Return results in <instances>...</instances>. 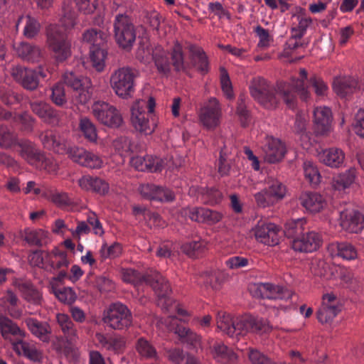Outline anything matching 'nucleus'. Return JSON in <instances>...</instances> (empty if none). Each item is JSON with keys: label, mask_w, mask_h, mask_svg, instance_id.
Masks as SVG:
<instances>
[{"label": "nucleus", "mask_w": 364, "mask_h": 364, "mask_svg": "<svg viewBox=\"0 0 364 364\" xmlns=\"http://www.w3.org/2000/svg\"><path fill=\"white\" fill-rule=\"evenodd\" d=\"M307 72L305 69H301L297 77H292L290 83H279L277 90H273L267 81L262 77L255 78L250 87L252 96L261 105L267 109L276 107L277 98L275 93L281 97L287 107L294 108L296 98L294 92H296L303 100H306L309 97V92L306 87Z\"/></svg>", "instance_id": "1"}, {"label": "nucleus", "mask_w": 364, "mask_h": 364, "mask_svg": "<svg viewBox=\"0 0 364 364\" xmlns=\"http://www.w3.org/2000/svg\"><path fill=\"white\" fill-rule=\"evenodd\" d=\"M72 1H67L63 6V15L60 24H50L46 28V44L58 62H63L71 56V43L68 39L67 31L76 23V12Z\"/></svg>", "instance_id": "2"}, {"label": "nucleus", "mask_w": 364, "mask_h": 364, "mask_svg": "<svg viewBox=\"0 0 364 364\" xmlns=\"http://www.w3.org/2000/svg\"><path fill=\"white\" fill-rule=\"evenodd\" d=\"M122 277L124 282L134 286L143 282L149 283L157 294L159 297L158 305L161 308L167 309L166 303L171 302L168 296L171 292L170 285L160 273L154 272L151 274L144 277L135 269H123L122 270Z\"/></svg>", "instance_id": "3"}, {"label": "nucleus", "mask_w": 364, "mask_h": 364, "mask_svg": "<svg viewBox=\"0 0 364 364\" xmlns=\"http://www.w3.org/2000/svg\"><path fill=\"white\" fill-rule=\"evenodd\" d=\"M156 106L155 100L149 97L148 100L140 99L136 100L131 109V124L133 128L138 132L149 135L151 134L157 127V121L154 116L149 117L145 109H148V113L151 114Z\"/></svg>", "instance_id": "4"}, {"label": "nucleus", "mask_w": 364, "mask_h": 364, "mask_svg": "<svg viewBox=\"0 0 364 364\" xmlns=\"http://www.w3.org/2000/svg\"><path fill=\"white\" fill-rule=\"evenodd\" d=\"M136 74L129 67L114 70L109 77V85L114 94L119 98L128 100L135 92Z\"/></svg>", "instance_id": "5"}, {"label": "nucleus", "mask_w": 364, "mask_h": 364, "mask_svg": "<svg viewBox=\"0 0 364 364\" xmlns=\"http://www.w3.org/2000/svg\"><path fill=\"white\" fill-rule=\"evenodd\" d=\"M170 299L171 300V302H168L166 305L167 309H162L166 311H172L173 309V310L177 311V314L180 317L179 320L183 322H186L188 317L190 316V314L186 309H183L178 306H174L172 307L173 300L171 298ZM178 318L175 316L168 317L165 320V325L168 331H173L176 334H177L183 341V342H186L191 345H196L200 341V336L186 326L178 325Z\"/></svg>", "instance_id": "6"}, {"label": "nucleus", "mask_w": 364, "mask_h": 364, "mask_svg": "<svg viewBox=\"0 0 364 364\" xmlns=\"http://www.w3.org/2000/svg\"><path fill=\"white\" fill-rule=\"evenodd\" d=\"M102 321L114 330H124L132 326V315L127 306L115 302L104 311Z\"/></svg>", "instance_id": "7"}, {"label": "nucleus", "mask_w": 364, "mask_h": 364, "mask_svg": "<svg viewBox=\"0 0 364 364\" xmlns=\"http://www.w3.org/2000/svg\"><path fill=\"white\" fill-rule=\"evenodd\" d=\"M114 37L117 44L124 48L132 47L136 40L135 27L129 18L124 14H118L114 21Z\"/></svg>", "instance_id": "8"}, {"label": "nucleus", "mask_w": 364, "mask_h": 364, "mask_svg": "<svg viewBox=\"0 0 364 364\" xmlns=\"http://www.w3.org/2000/svg\"><path fill=\"white\" fill-rule=\"evenodd\" d=\"M95 118L109 127H119L123 123L120 112L113 105L104 101H95L91 107Z\"/></svg>", "instance_id": "9"}, {"label": "nucleus", "mask_w": 364, "mask_h": 364, "mask_svg": "<svg viewBox=\"0 0 364 364\" xmlns=\"http://www.w3.org/2000/svg\"><path fill=\"white\" fill-rule=\"evenodd\" d=\"M63 80L65 84L74 90L73 97L77 102L85 104L90 99L92 82L90 78L83 76L77 77L73 72H66L63 75Z\"/></svg>", "instance_id": "10"}, {"label": "nucleus", "mask_w": 364, "mask_h": 364, "mask_svg": "<svg viewBox=\"0 0 364 364\" xmlns=\"http://www.w3.org/2000/svg\"><path fill=\"white\" fill-rule=\"evenodd\" d=\"M221 107L218 100L211 97L200 108L198 119L200 124L208 130H213L220 123Z\"/></svg>", "instance_id": "11"}, {"label": "nucleus", "mask_w": 364, "mask_h": 364, "mask_svg": "<svg viewBox=\"0 0 364 364\" xmlns=\"http://www.w3.org/2000/svg\"><path fill=\"white\" fill-rule=\"evenodd\" d=\"M279 228L274 223L259 220L250 231L251 237L262 244L274 246L279 243Z\"/></svg>", "instance_id": "12"}, {"label": "nucleus", "mask_w": 364, "mask_h": 364, "mask_svg": "<svg viewBox=\"0 0 364 364\" xmlns=\"http://www.w3.org/2000/svg\"><path fill=\"white\" fill-rule=\"evenodd\" d=\"M340 225L345 231L358 235L364 240V215L354 210H345L340 213Z\"/></svg>", "instance_id": "13"}, {"label": "nucleus", "mask_w": 364, "mask_h": 364, "mask_svg": "<svg viewBox=\"0 0 364 364\" xmlns=\"http://www.w3.org/2000/svg\"><path fill=\"white\" fill-rule=\"evenodd\" d=\"M255 296L269 299H289L292 293L290 290L277 284L271 283L255 284L250 287Z\"/></svg>", "instance_id": "14"}, {"label": "nucleus", "mask_w": 364, "mask_h": 364, "mask_svg": "<svg viewBox=\"0 0 364 364\" xmlns=\"http://www.w3.org/2000/svg\"><path fill=\"white\" fill-rule=\"evenodd\" d=\"M312 20L304 9L295 6L291 11L290 33L296 36H304L311 26Z\"/></svg>", "instance_id": "15"}, {"label": "nucleus", "mask_w": 364, "mask_h": 364, "mask_svg": "<svg viewBox=\"0 0 364 364\" xmlns=\"http://www.w3.org/2000/svg\"><path fill=\"white\" fill-rule=\"evenodd\" d=\"M242 317L232 319V316L224 311H220L216 316V324L218 330L228 336L239 340L242 336V331L240 328Z\"/></svg>", "instance_id": "16"}, {"label": "nucleus", "mask_w": 364, "mask_h": 364, "mask_svg": "<svg viewBox=\"0 0 364 364\" xmlns=\"http://www.w3.org/2000/svg\"><path fill=\"white\" fill-rule=\"evenodd\" d=\"M0 333L2 338L13 343L20 340L25 338L26 332L22 330L15 322L11 320L4 314H0Z\"/></svg>", "instance_id": "17"}, {"label": "nucleus", "mask_w": 364, "mask_h": 364, "mask_svg": "<svg viewBox=\"0 0 364 364\" xmlns=\"http://www.w3.org/2000/svg\"><path fill=\"white\" fill-rule=\"evenodd\" d=\"M264 159L268 163L274 164L281 161L285 154V146L279 139L267 136L263 146Z\"/></svg>", "instance_id": "18"}, {"label": "nucleus", "mask_w": 364, "mask_h": 364, "mask_svg": "<svg viewBox=\"0 0 364 364\" xmlns=\"http://www.w3.org/2000/svg\"><path fill=\"white\" fill-rule=\"evenodd\" d=\"M12 348L18 355L23 356L33 362H41L43 359L41 350L33 341L21 338L13 343Z\"/></svg>", "instance_id": "19"}, {"label": "nucleus", "mask_w": 364, "mask_h": 364, "mask_svg": "<svg viewBox=\"0 0 364 364\" xmlns=\"http://www.w3.org/2000/svg\"><path fill=\"white\" fill-rule=\"evenodd\" d=\"M239 323L240 330L242 331V336L249 332L262 334L269 333L273 329L267 320L252 316H242V320Z\"/></svg>", "instance_id": "20"}, {"label": "nucleus", "mask_w": 364, "mask_h": 364, "mask_svg": "<svg viewBox=\"0 0 364 364\" xmlns=\"http://www.w3.org/2000/svg\"><path fill=\"white\" fill-rule=\"evenodd\" d=\"M95 340L102 348L114 354L122 353L126 348V341L120 336H109L97 333Z\"/></svg>", "instance_id": "21"}, {"label": "nucleus", "mask_w": 364, "mask_h": 364, "mask_svg": "<svg viewBox=\"0 0 364 364\" xmlns=\"http://www.w3.org/2000/svg\"><path fill=\"white\" fill-rule=\"evenodd\" d=\"M315 132L317 134L325 135L331 129L332 114L326 107H316L314 112Z\"/></svg>", "instance_id": "22"}, {"label": "nucleus", "mask_w": 364, "mask_h": 364, "mask_svg": "<svg viewBox=\"0 0 364 364\" xmlns=\"http://www.w3.org/2000/svg\"><path fill=\"white\" fill-rule=\"evenodd\" d=\"M31 108L43 122L51 125H56L60 121L59 113L48 104L43 101L31 102Z\"/></svg>", "instance_id": "23"}, {"label": "nucleus", "mask_w": 364, "mask_h": 364, "mask_svg": "<svg viewBox=\"0 0 364 364\" xmlns=\"http://www.w3.org/2000/svg\"><path fill=\"white\" fill-rule=\"evenodd\" d=\"M13 285L21 293L23 298L34 305H41L43 301L41 293L33 284L23 279H15Z\"/></svg>", "instance_id": "24"}, {"label": "nucleus", "mask_w": 364, "mask_h": 364, "mask_svg": "<svg viewBox=\"0 0 364 364\" xmlns=\"http://www.w3.org/2000/svg\"><path fill=\"white\" fill-rule=\"evenodd\" d=\"M321 244L320 235L315 232H309L292 242V248L298 252H313Z\"/></svg>", "instance_id": "25"}, {"label": "nucleus", "mask_w": 364, "mask_h": 364, "mask_svg": "<svg viewBox=\"0 0 364 364\" xmlns=\"http://www.w3.org/2000/svg\"><path fill=\"white\" fill-rule=\"evenodd\" d=\"M299 200L301 205L312 213L321 211L327 205L326 198L316 192L304 193Z\"/></svg>", "instance_id": "26"}, {"label": "nucleus", "mask_w": 364, "mask_h": 364, "mask_svg": "<svg viewBox=\"0 0 364 364\" xmlns=\"http://www.w3.org/2000/svg\"><path fill=\"white\" fill-rule=\"evenodd\" d=\"M78 184L85 191H91L102 196L108 193L109 190V186L105 180L90 176H84L80 178Z\"/></svg>", "instance_id": "27"}, {"label": "nucleus", "mask_w": 364, "mask_h": 364, "mask_svg": "<svg viewBox=\"0 0 364 364\" xmlns=\"http://www.w3.org/2000/svg\"><path fill=\"white\" fill-rule=\"evenodd\" d=\"M318 158L321 163L328 166L338 168L343 164L345 154L342 149L332 147L319 152Z\"/></svg>", "instance_id": "28"}, {"label": "nucleus", "mask_w": 364, "mask_h": 364, "mask_svg": "<svg viewBox=\"0 0 364 364\" xmlns=\"http://www.w3.org/2000/svg\"><path fill=\"white\" fill-rule=\"evenodd\" d=\"M69 261L67 253L65 251L55 247L50 252L46 253V269L48 271L68 267Z\"/></svg>", "instance_id": "29"}, {"label": "nucleus", "mask_w": 364, "mask_h": 364, "mask_svg": "<svg viewBox=\"0 0 364 364\" xmlns=\"http://www.w3.org/2000/svg\"><path fill=\"white\" fill-rule=\"evenodd\" d=\"M334 92L341 97L353 93L358 89V81L353 77H337L333 82Z\"/></svg>", "instance_id": "30"}, {"label": "nucleus", "mask_w": 364, "mask_h": 364, "mask_svg": "<svg viewBox=\"0 0 364 364\" xmlns=\"http://www.w3.org/2000/svg\"><path fill=\"white\" fill-rule=\"evenodd\" d=\"M328 252L331 257H341L344 259L352 260L358 257L355 247L348 242H333L328 245Z\"/></svg>", "instance_id": "31"}, {"label": "nucleus", "mask_w": 364, "mask_h": 364, "mask_svg": "<svg viewBox=\"0 0 364 364\" xmlns=\"http://www.w3.org/2000/svg\"><path fill=\"white\" fill-rule=\"evenodd\" d=\"M40 139L44 147L59 154L65 153L66 146L64 139L54 132L48 130L43 132L40 135Z\"/></svg>", "instance_id": "32"}, {"label": "nucleus", "mask_w": 364, "mask_h": 364, "mask_svg": "<svg viewBox=\"0 0 364 364\" xmlns=\"http://www.w3.org/2000/svg\"><path fill=\"white\" fill-rule=\"evenodd\" d=\"M25 323L33 336L44 342L48 341L51 330L48 323L28 318L25 320Z\"/></svg>", "instance_id": "33"}, {"label": "nucleus", "mask_w": 364, "mask_h": 364, "mask_svg": "<svg viewBox=\"0 0 364 364\" xmlns=\"http://www.w3.org/2000/svg\"><path fill=\"white\" fill-rule=\"evenodd\" d=\"M56 321L66 340L70 343L75 342L78 338L77 332L68 315L61 313L57 314Z\"/></svg>", "instance_id": "34"}, {"label": "nucleus", "mask_w": 364, "mask_h": 364, "mask_svg": "<svg viewBox=\"0 0 364 364\" xmlns=\"http://www.w3.org/2000/svg\"><path fill=\"white\" fill-rule=\"evenodd\" d=\"M211 353L213 357L222 364H232L237 359V355L231 349L220 343L214 344Z\"/></svg>", "instance_id": "35"}, {"label": "nucleus", "mask_w": 364, "mask_h": 364, "mask_svg": "<svg viewBox=\"0 0 364 364\" xmlns=\"http://www.w3.org/2000/svg\"><path fill=\"white\" fill-rule=\"evenodd\" d=\"M157 70L160 73L167 74L171 70V63L168 57V53L161 46H154L152 50V57Z\"/></svg>", "instance_id": "36"}, {"label": "nucleus", "mask_w": 364, "mask_h": 364, "mask_svg": "<svg viewBox=\"0 0 364 364\" xmlns=\"http://www.w3.org/2000/svg\"><path fill=\"white\" fill-rule=\"evenodd\" d=\"M16 50L18 56L27 61L38 62L43 56L39 47L27 43H19Z\"/></svg>", "instance_id": "37"}, {"label": "nucleus", "mask_w": 364, "mask_h": 364, "mask_svg": "<svg viewBox=\"0 0 364 364\" xmlns=\"http://www.w3.org/2000/svg\"><path fill=\"white\" fill-rule=\"evenodd\" d=\"M48 235L43 229L27 228L23 232V238L31 245L42 246L49 242Z\"/></svg>", "instance_id": "38"}, {"label": "nucleus", "mask_w": 364, "mask_h": 364, "mask_svg": "<svg viewBox=\"0 0 364 364\" xmlns=\"http://www.w3.org/2000/svg\"><path fill=\"white\" fill-rule=\"evenodd\" d=\"M23 26V35L28 38L36 36L40 31L41 25L39 22L31 16H21L17 23L16 28Z\"/></svg>", "instance_id": "39"}, {"label": "nucleus", "mask_w": 364, "mask_h": 364, "mask_svg": "<svg viewBox=\"0 0 364 364\" xmlns=\"http://www.w3.org/2000/svg\"><path fill=\"white\" fill-rule=\"evenodd\" d=\"M356 178V170L350 168L346 171L336 176L332 181L333 187L338 191L348 188L353 184Z\"/></svg>", "instance_id": "40"}, {"label": "nucleus", "mask_w": 364, "mask_h": 364, "mask_svg": "<svg viewBox=\"0 0 364 364\" xmlns=\"http://www.w3.org/2000/svg\"><path fill=\"white\" fill-rule=\"evenodd\" d=\"M266 187L275 203L282 200L287 193V188L282 182L272 177H268L265 181Z\"/></svg>", "instance_id": "41"}, {"label": "nucleus", "mask_w": 364, "mask_h": 364, "mask_svg": "<svg viewBox=\"0 0 364 364\" xmlns=\"http://www.w3.org/2000/svg\"><path fill=\"white\" fill-rule=\"evenodd\" d=\"M188 49L192 62L198 70L203 73L208 72V62L203 50L200 47L193 45H191Z\"/></svg>", "instance_id": "42"}, {"label": "nucleus", "mask_w": 364, "mask_h": 364, "mask_svg": "<svg viewBox=\"0 0 364 364\" xmlns=\"http://www.w3.org/2000/svg\"><path fill=\"white\" fill-rule=\"evenodd\" d=\"M146 163L149 166L147 171L151 172H156L161 171L164 168H177L180 164H175L171 159H161L152 155H146Z\"/></svg>", "instance_id": "43"}, {"label": "nucleus", "mask_w": 364, "mask_h": 364, "mask_svg": "<svg viewBox=\"0 0 364 364\" xmlns=\"http://www.w3.org/2000/svg\"><path fill=\"white\" fill-rule=\"evenodd\" d=\"M18 146L21 148L20 154L29 164L33 165L38 161L41 153L32 142L21 141L18 143Z\"/></svg>", "instance_id": "44"}, {"label": "nucleus", "mask_w": 364, "mask_h": 364, "mask_svg": "<svg viewBox=\"0 0 364 364\" xmlns=\"http://www.w3.org/2000/svg\"><path fill=\"white\" fill-rule=\"evenodd\" d=\"M112 147L117 154L122 157L127 156L131 152L136 151V146L127 136H120L112 141Z\"/></svg>", "instance_id": "45"}, {"label": "nucleus", "mask_w": 364, "mask_h": 364, "mask_svg": "<svg viewBox=\"0 0 364 364\" xmlns=\"http://www.w3.org/2000/svg\"><path fill=\"white\" fill-rule=\"evenodd\" d=\"M107 52L104 46L90 47V61L93 68L98 72L102 71L105 66Z\"/></svg>", "instance_id": "46"}, {"label": "nucleus", "mask_w": 364, "mask_h": 364, "mask_svg": "<svg viewBox=\"0 0 364 364\" xmlns=\"http://www.w3.org/2000/svg\"><path fill=\"white\" fill-rule=\"evenodd\" d=\"M17 296L11 291L0 294V314L8 311L12 316H15L13 308L17 305Z\"/></svg>", "instance_id": "47"}, {"label": "nucleus", "mask_w": 364, "mask_h": 364, "mask_svg": "<svg viewBox=\"0 0 364 364\" xmlns=\"http://www.w3.org/2000/svg\"><path fill=\"white\" fill-rule=\"evenodd\" d=\"M306 125V117L304 114H298L294 122V131L301 133V146L305 149H309L311 145L309 136L304 132Z\"/></svg>", "instance_id": "48"}, {"label": "nucleus", "mask_w": 364, "mask_h": 364, "mask_svg": "<svg viewBox=\"0 0 364 364\" xmlns=\"http://www.w3.org/2000/svg\"><path fill=\"white\" fill-rule=\"evenodd\" d=\"M107 34L105 32H97L96 29H89L83 33L84 41L91 44V46H104L107 39Z\"/></svg>", "instance_id": "49"}, {"label": "nucleus", "mask_w": 364, "mask_h": 364, "mask_svg": "<svg viewBox=\"0 0 364 364\" xmlns=\"http://www.w3.org/2000/svg\"><path fill=\"white\" fill-rule=\"evenodd\" d=\"M79 128L85 138L92 142L96 141L97 138V129L91 119L86 117H81Z\"/></svg>", "instance_id": "50"}, {"label": "nucleus", "mask_w": 364, "mask_h": 364, "mask_svg": "<svg viewBox=\"0 0 364 364\" xmlns=\"http://www.w3.org/2000/svg\"><path fill=\"white\" fill-rule=\"evenodd\" d=\"M136 350L138 353L144 358H154L156 357V350L151 343L144 338H139L136 343Z\"/></svg>", "instance_id": "51"}, {"label": "nucleus", "mask_w": 364, "mask_h": 364, "mask_svg": "<svg viewBox=\"0 0 364 364\" xmlns=\"http://www.w3.org/2000/svg\"><path fill=\"white\" fill-rule=\"evenodd\" d=\"M306 224L304 218H298L290 220L285 224L284 232L288 237H295L299 235L304 230V226Z\"/></svg>", "instance_id": "52"}, {"label": "nucleus", "mask_w": 364, "mask_h": 364, "mask_svg": "<svg viewBox=\"0 0 364 364\" xmlns=\"http://www.w3.org/2000/svg\"><path fill=\"white\" fill-rule=\"evenodd\" d=\"M303 168L304 176L309 182L313 186L318 185L320 182V174L314 164L306 161L304 163Z\"/></svg>", "instance_id": "53"}, {"label": "nucleus", "mask_w": 364, "mask_h": 364, "mask_svg": "<svg viewBox=\"0 0 364 364\" xmlns=\"http://www.w3.org/2000/svg\"><path fill=\"white\" fill-rule=\"evenodd\" d=\"M122 252V245L119 243H114L108 245L105 243L100 250V255L102 259L115 258L119 257Z\"/></svg>", "instance_id": "54"}, {"label": "nucleus", "mask_w": 364, "mask_h": 364, "mask_svg": "<svg viewBox=\"0 0 364 364\" xmlns=\"http://www.w3.org/2000/svg\"><path fill=\"white\" fill-rule=\"evenodd\" d=\"M207 243L203 240L191 241L183 244L181 246L182 251L189 257H195L201 252L205 247Z\"/></svg>", "instance_id": "55"}, {"label": "nucleus", "mask_w": 364, "mask_h": 364, "mask_svg": "<svg viewBox=\"0 0 364 364\" xmlns=\"http://www.w3.org/2000/svg\"><path fill=\"white\" fill-rule=\"evenodd\" d=\"M254 198L257 206L260 208H264L276 204L267 187L255 193Z\"/></svg>", "instance_id": "56"}, {"label": "nucleus", "mask_w": 364, "mask_h": 364, "mask_svg": "<svg viewBox=\"0 0 364 364\" xmlns=\"http://www.w3.org/2000/svg\"><path fill=\"white\" fill-rule=\"evenodd\" d=\"M33 166L38 168L46 170L49 173H55L58 169V164L53 158L46 156L42 154H40L38 161L33 164Z\"/></svg>", "instance_id": "57"}, {"label": "nucleus", "mask_w": 364, "mask_h": 364, "mask_svg": "<svg viewBox=\"0 0 364 364\" xmlns=\"http://www.w3.org/2000/svg\"><path fill=\"white\" fill-rule=\"evenodd\" d=\"M101 2L99 0H75V4L80 12L85 14H92L100 9Z\"/></svg>", "instance_id": "58"}, {"label": "nucleus", "mask_w": 364, "mask_h": 364, "mask_svg": "<svg viewBox=\"0 0 364 364\" xmlns=\"http://www.w3.org/2000/svg\"><path fill=\"white\" fill-rule=\"evenodd\" d=\"M202 277H203L206 281L207 284L210 285L213 289H218L221 283L226 278L225 274L222 272H205Z\"/></svg>", "instance_id": "59"}, {"label": "nucleus", "mask_w": 364, "mask_h": 364, "mask_svg": "<svg viewBox=\"0 0 364 364\" xmlns=\"http://www.w3.org/2000/svg\"><path fill=\"white\" fill-rule=\"evenodd\" d=\"M172 64L177 70L183 68V54L182 50V46L176 41L171 53Z\"/></svg>", "instance_id": "60"}, {"label": "nucleus", "mask_w": 364, "mask_h": 364, "mask_svg": "<svg viewBox=\"0 0 364 364\" xmlns=\"http://www.w3.org/2000/svg\"><path fill=\"white\" fill-rule=\"evenodd\" d=\"M321 306L339 312L341 311L340 299L333 293H326L322 296Z\"/></svg>", "instance_id": "61"}, {"label": "nucleus", "mask_w": 364, "mask_h": 364, "mask_svg": "<svg viewBox=\"0 0 364 364\" xmlns=\"http://www.w3.org/2000/svg\"><path fill=\"white\" fill-rule=\"evenodd\" d=\"M87 152L85 149L76 146L69 148L68 149H65V151L74 162L82 166H83L84 161L86 159Z\"/></svg>", "instance_id": "62"}, {"label": "nucleus", "mask_w": 364, "mask_h": 364, "mask_svg": "<svg viewBox=\"0 0 364 364\" xmlns=\"http://www.w3.org/2000/svg\"><path fill=\"white\" fill-rule=\"evenodd\" d=\"M220 83L223 92L228 99H232L234 97V93L229 75L224 68L220 69Z\"/></svg>", "instance_id": "63"}, {"label": "nucleus", "mask_w": 364, "mask_h": 364, "mask_svg": "<svg viewBox=\"0 0 364 364\" xmlns=\"http://www.w3.org/2000/svg\"><path fill=\"white\" fill-rule=\"evenodd\" d=\"M255 31L259 38L258 46L261 48H268L273 41L272 37L269 35L268 30L257 26Z\"/></svg>", "instance_id": "64"}]
</instances>
